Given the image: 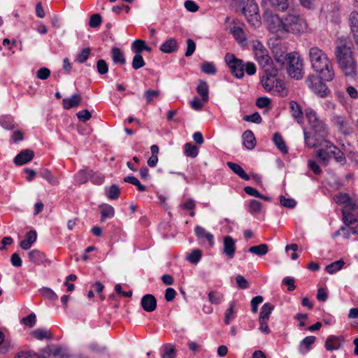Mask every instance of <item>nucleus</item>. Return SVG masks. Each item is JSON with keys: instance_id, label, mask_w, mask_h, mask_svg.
Listing matches in <instances>:
<instances>
[{"instance_id": "nucleus-57", "label": "nucleus", "mask_w": 358, "mask_h": 358, "mask_svg": "<svg viewBox=\"0 0 358 358\" xmlns=\"http://www.w3.org/2000/svg\"><path fill=\"white\" fill-rule=\"evenodd\" d=\"M96 68L100 74H106L108 71V65L103 59L98 60Z\"/></svg>"}, {"instance_id": "nucleus-64", "label": "nucleus", "mask_w": 358, "mask_h": 358, "mask_svg": "<svg viewBox=\"0 0 358 358\" xmlns=\"http://www.w3.org/2000/svg\"><path fill=\"white\" fill-rule=\"evenodd\" d=\"M185 8L190 12H196L199 10L198 5L193 1L187 0L185 2Z\"/></svg>"}, {"instance_id": "nucleus-37", "label": "nucleus", "mask_w": 358, "mask_h": 358, "mask_svg": "<svg viewBox=\"0 0 358 358\" xmlns=\"http://www.w3.org/2000/svg\"><path fill=\"white\" fill-rule=\"evenodd\" d=\"M235 303L234 301L229 303V307L224 313V323L229 324L235 318Z\"/></svg>"}, {"instance_id": "nucleus-43", "label": "nucleus", "mask_w": 358, "mask_h": 358, "mask_svg": "<svg viewBox=\"0 0 358 358\" xmlns=\"http://www.w3.org/2000/svg\"><path fill=\"white\" fill-rule=\"evenodd\" d=\"M201 256V251L199 249H195L188 255L187 259L190 263L196 264L200 261Z\"/></svg>"}, {"instance_id": "nucleus-31", "label": "nucleus", "mask_w": 358, "mask_h": 358, "mask_svg": "<svg viewBox=\"0 0 358 358\" xmlns=\"http://www.w3.org/2000/svg\"><path fill=\"white\" fill-rule=\"evenodd\" d=\"M340 345L339 338L334 336L328 337L325 342V348L329 351L338 350Z\"/></svg>"}, {"instance_id": "nucleus-63", "label": "nucleus", "mask_w": 358, "mask_h": 358, "mask_svg": "<svg viewBox=\"0 0 358 358\" xmlns=\"http://www.w3.org/2000/svg\"><path fill=\"white\" fill-rule=\"evenodd\" d=\"M244 120L248 122H252L254 123H260L262 121V117L258 113H255L250 115H245L244 117Z\"/></svg>"}, {"instance_id": "nucleus-36", "label": "nucleus", "mask_w": 358, "mask_h": 358, "mask_svg": "<svg viewBox=\"0 0 358 358\" xmlns=\"http://www.w3.org/2000/svg\"><path fill=\"white\" fill-rule=\"evenodd\" d=\"M196 90L198 94L201 96L203 102L208 100V86L206 82H200L197 86Z\"/></svg>"}, {"instance_id": "nucleus-59", "label": "nucleus", "mask_w": 358, "mask_h": 358, "mask_svg": "<svg viewBox=\"0 0 358 358\" xmlns=\"http://www.w3.org/2000/svg\"><path fill=\"white\" fill-rule=\"evenodd\" d=\"M236 283L241 289H247L249 287V283L248 280L241 275H238L236 277Z\"/></svg>"}, {"instance_id": "nucleus-38", "label": "nucleus", "mask_w": 358, "mask_h": 358, "mask_svg": "<svg viewBox=\"0 0 358 358\" xmlns=\"http://www.w3.org/2000/svg\"><path fill=\"white\" fill-rule=\"evenodd\" d=\"M231 33L238 43H241L245 40V36L243 30L238 27L234 26L231 27Z\"/></svg>"}, {"instance_id": "nucleus-47", "label": "nucleus", "mask_w": 358, "mask_h": 358, "mask_svg": "<svg viewBox=\"0 0 358 358\" xmlns=\"http://www.w3.org/2000/svg\"><path fill=\"white\" fill-rule=\"evenodd\" d=\"M349 22L352 31L358 29V12L354 11L350 14Z\"/></svg>"}, {"instance_id": "nucleus-48", "label": "nucleus", "mask_w": 358, "mask_h": 358, "mask_svg": "<svg viewBox=\"0 0 358 358\" xmlns=\"http://www.w3.org/2000/svg\"><path fill=\"white\" fill-rule=\"evenodd\" d=\"M164 352L162 355V358H175V349L172 345H165L164 347Z\"/></svg>"}, {"instance_id": "nucleus-21", "label": "nucleus", "mask_w": 358, "mask_h": 358, "mask_svg": "<svg viewBox=\"0 0 358 358\" xmlns=\"http://www.w3.org/2000/svg\"><path fill=\"white\" fill-rule=\"evenodd\" d=\"M242 138L243 143L247 149L252 150L255 147V138L253 133L250 130L245 131L243 134Z\"/></svg>"}, {"instance_id": "nucleus-44", "label": "nucleus", "mask_w": 358, "mask_h": 358, "mask_svg": "<svg viewBox=\"0 0 358 358\" xmlns=\"http://www.w3.org/2000/svg\"><path fill=\"white\" fill-rule=\"evenodd\" d=\"M124 181L126 182L131 183L135 186H136L137 189L140 192H144L146 189V187L141 185L140 181L134 176H127L124 178Z\"/></svg>"}, {"instance_id": "nucleus-11", "label": "nucleus", "mask_w": 358, "mask_h": 358, "mask_svg": "<svg viewBox=\"0 0 358 358\" xmlns=\"http://www.w3.org/2000/svg\"><path fill=\"white\" fill-rule=\"evenodd\" d=\"M245 5V10L241 13L246 17L248 22L254 27H259L261 24V16L259 8L254 0H248Z\"/></svg>"}, {"instance_id": "nucleus-51", "label": "nucleus", "mask_w": 358, "mask_h": 358, "mask_svg": "<svg viewBox=\"0 0 358 358\" xmlns=\"http://www.w3.org/2000/svg\"><path fill=\"white\" fill-rule=\"evenodd\" d=\"M91 50L89 48H84L77 56L76 61L78 63L85 62L89 57Z\"/></svg>"}, {"instance_id": "nucleus-42", "label": "nucleus", "mask_w": 358, "mask_h": 358, "mask_svg": "<svg viewBox=\"0 0 358 358\" xmlns=\"http://www.w3.org/2000/svg\"><path fill=\"white\" fill-rule=\"evenodd\" d=\"M262 208V203L252 199L249 201L248 210L252 214H258L260 213Z\"/></svg>"}, {"instance_id": "nucleus-28", "label": "nucleus", "mask_w": 358, "mask_h": 358, "mask_svg": "<svg viewBox=\"0 0 358 358\" xmlns=\"http://www.w3.org/2000/svg\"><path fill=\"white\" fill-rule=\"evenodd\" d=\"M315 337L313 336L304 338L300 343V352L303 355L306 354L308 352L310 345L315 343Z\"/></svg>"}, {"instance_id": "nucleus-53", "label": "nucleus", "mask_w": 358, "mask_h": 358, "mask_svg": "<svg viewBox=\"0 0 358 358\" xmlns=\"http://www.w3.org/2000/svg\"><path fill=\"white\" fill-rule=\"evenodd\" d=\"M280 202L282 206L290 208H294L296 203L294 199L286 198L284 196H280Z\"/></svg>"}, {"instance_id": "nucleus-1", "label": "nucleus", "mask_w": 358, "mask_h": 358, "mask_svg": "<svg viewBox=\"0 0 358 358\" xmlns=\"http://www.w3.org/2000/svg\"><path fill=\"white\" fill-rule=\"evenodd\" d=\"M305 115L311 130L307 131L306 129H303L306 145L309 148H315L324 143V148L317 151V157L321 161L326 162L330 158H334L337 162L345 163V157L343 153L332 143L324 140L327 129L317 113L313 109L308 108L305 110Z\"/></svg>"}, {"instance_id": "nucleus-39", "label": "nucleus", "mask_w": 358, "mask_h": 358, "mask_svg": "<svg viewBox=\"0 0 358 358\" xmlns=\"http://www.w3.org/2000/svg\"><path fill=\"white\" fill-rule=\"evenodd\" d=\"M344 264L345 262L343 260H338L327 266L325 270L328 273L333 274L341 269Z\"/></svg>"}, {"instance_id": "nucleus-18", "label": "nucleus", "mask_w": 358, "mask_h": 358, "mask_svg": "<svg viewBox=\"0 0 358 358\" xmlns=\"http://www.w3.org/2000/svg\"><path fill=\"white\" fill-rule=\"evenodd\" d=\"M36 238L37 234L36 231L31 230L26 234L25 239L20 242V246L23 250H29L32 246V245L36 242Z\"/></svg>"}, {"instance_id": "nucleus-8", "label": "nucleus", "mask_w": 358, "mask_h": 358, "mask_svg": "<svg viewBox=\"0 0 358 358\" xmlns=\"http://www.w3.org/2000/svg\"><path fill=\"white\" fill-rule=\"evenodd\" d=\"M262 83L265 90L273 95L285 97L288 94L289 90L285 82L276 75L266 74L262 78Z\"/></svg>"}, {"instance_id": "nucleus-9", "label": "nucleus", "mask_w": 358, "mask_h": 358, "mask_svg": "<svg viewBox=\"0 0 358 358\" xmlns=\"http://www.w3.org/2000/svg\"><path fill=\"white\" fill-rule=\"evenodd\" d=\"M324 80L321 76L310 74L308 76L306 83L309 90L319 97L324 98L330 94V90L322 80Z\"/></svg>"}, {"instance_id": "nucleus-62", "label": "nucleus", "mask_w": 358, "mask_h": 358, "mask_svg": "<svg viewBox=\"0 0 358 358\" xmlns=\"http://www.w3.org/2000/svg\"><path fill=\"white\" fill-rule=\"evenodd\" d=\"M36 321V317L34 313H31L22 320L23 323L29 327H33L35 324Z\"/></svg>"}, {"instance_id": "nucleus-19", "label": "nucleus", "mask_w": 358, "mask_h": 358, "mask_svg": "<svg viewBox=\"0 0 358 358\" xmlns=\"http://www.w3.org/2000/svg\"><path fill=\"white\" fill-rule=\"evenodd\" d=\"M34 157V152L30 150H24L20 152L14 159L17 165H23L30 162Z\"/></svg>"}, {"instance_id": "nucleus-27", "label": "nucleus", "mask_w": 358, "mask_h": 358, "mask_svg": "<svg viewBox=\"0 0 358 358\" xmlns=\"http://www.w3.org/2000/svg\"><path fill=\"white\" fill-rule=\"evenodd\" d=\"M31 334L37 340H49L52 338V334L47 329L40 328L31 331Z\"/></svg>"}, {"instance_id": "nucleus-41", "label": "nucleus", "mask_w": 358, "mask_h": 358, "mask_svg": "<svg viewBox=\"0 0 358 358\" xmlns=\"http://www.w3.org/2000/svg\"><path fill=\"white\" fill-rule=\"evenodd\" d=\"M185 154L187 157L192 158L196 157L199 153L198 148L191 143H187L185 145Z\"/></svg>"}, {"instance_id": "nucleus-5", "label": "nucleus", "mask_w": 358, "mask_h": 358, "mask_svg": "<svg viewBox=\"0 0 358 358\" xmlns=\"http://www.w3.org/2000/svg\"><path fill=\"white\" fill-rule=\"evenodd\" d=\"M336 55L339 66L347 77L354 78L357 73V64L352 55L350 46H338Z\"/></svg>"}, {"instance_id": "nucleus-16", "label": "nucleus", "mask_w": 358, "mask_h": 358, "mask_svg": "<svg viewBox=\"0 0 358 358\" xmlns=\"http://www.w3.org/2000/svg\"><path fill=\"white\" fill-rule=\"evenodd\" d=\"M194 233L196 237L201 240L202 243H204L206 241L210 247H212L214 245L213 235L207 231L203 227L199 225L196 226L194 228Z\"/></svg>"}, {"instance_id": "nucleus-56", "label": "nucleus", "mask_w": 358, "mask_h": 358, "mask_svg": "<svg viewBox=\"0 0 358 358\" xmlns=\"http://www.w3.org/2000/svg\"><path fill=\"white\" fill-rule=\"evenodd\" d=\"M41 294L43 296L50 299V300H57V295L50 288H43L41 289Z\"/></svg>"}, {"instance_id": "nucleus-49", "label": "nucleus", "mask_w": 358, "mask_h": 358, "mask_svg": "<svg viewBox=\"0 0 358 358\" xmlns=\"http://www.w3.org/2000/svg\"><path fill=\"white\" fill-rule=\"evenodd\" d=\"M101 16L100 14L96 13L90 16L89 25L92 28L99 27L101 24Z\"/></svg>"}, {"instance_id": "nucleus-22", "label": "nucleus", "mask_w": 358, "mask_h": 358, "mask_svg": "<svg viewBox=\"0 0 358 358\" xmlns=\"http://www.w3.org/2000/svg\"><path fill=\"white\" fill-rule=\"evenodd\" d=\"M292 116L298 123L302 122V110L300 105L295 101H291L289 104Z\"/></svg>"}, {"instance_id": "nucleus-34", "label": "nucleus", "mask_w": 358, "mask_h": 358, "mask_svg": "<svg viewBox=\"0 0 358 358\" xmlns=\"http://www.w3.org/2000/svg\"><path fill=\"white\" fill-rule=\"evenodd\" d=\"M208 300L211 304L220 305L224 301V294L217 291H211L208 293Z\"/></svg>"}, {"instance_id": "nucleus-29", "label": "nucleus", "mask_w": 358, "mask_h": 358, "mask_svg": "<svg viewBox=\"0 0 358 358\" xmlns=\"http://www.w3.org/2000/svg\"><path fill=\"white\" fill-rule=\"evenodd\" d=\"M92 174V171L90 170H80L75 176V180L80 185L85 184L91 178Z\"/></svg>"}, {"instance_id": "nucleus-35", "label": "nucleus", "mask_w": 358, "mask_h": 358, "mask_svg": "<svg viewBox=\"0 0 358 358\" xmlns=\"http://www.w3.org/2000/svg\"><path fill=\"white\" fill-rule=\"evenodd\" d=\"M268 251V247L265 243L259 245L252 246L248 249V252L255 254L258 256L265 255Z\"/></svg>"}, {"instance_id": "nucleus-2", "label": "nucleus", "mask_w": 358, "mask_h": 358, "mask_svg": "<svg viewBox=\"0 0 358 358\" xmlns=\"http://www.w3.org/2000/svg\"><path fill=\"white\" fill-rule=\"evenodd\" d=\"M309 60L311 66L326 81L334 78L332 64L327 54L317 46H312L309 50Z\"/></svg>"}, {"instance_id": "nucleus-58", "label": "nucleus", "mask_w": 358, "mask_h": 358, "mask_svg": "<svg viewBox=\"0 0 358 358\" xmlns=\"http://www.w3.org/2000/svg\"><path fill=\"white\" fill-rule=\"evenodd\" d=\"M257 106L260 108H267L271 105V99L268 97H259L257 99Z\"/></svg>"}, {"instance_id": "nucleus-32", "label": "nucleus", "mask_w": 358, "mask_h": 358, "mask_svg": "<svg viewBox=\"0 0 358 358\" xmlns=\"http://www.w3.org/2000/svg\"><path fill=\"white\" fill-rule=\"evenodd\" d=\"M274 309V306L271 303H264L261 308L259 319L268 321L270 315Z\"/></svg>"}, {"instance_id": "nucleus-20", "label": "nucleus", "mask_w": 358, "mask_h": 358, "mask_svg": "<svg viewBox=\"0 0 358 358\" xmlns=\"http://www.w3.org/2000/svg\"><path fill=\"white\" fill-rule=\"evenodd\" d=\"M235 249V241L231 236H226L224 238L223 252L229 258H232L234 256Z\"/></svg>"}, {"instance_id": "nucleus-3", "label": "nucleus", "mask_w": 358, "mask_h": 358, "mask_svg": "<svg viewBox=\"0 0 358 358\" xmlns=\"http://www.w3.org/2000/svg\"><path fill=\"white\" fill-rule=\"evenodd\" d=\"M334 200L340 205H344L342 210L343 220L353 234H358V220L350 210L358 207V200L350 198L348 194L340 193L334 196Z\"/></svg>"}, {"instance_id": "nucleus-52", "label": "nucleus", "mask_w": 358, "mask_h": 358, "mask_svg": "<svg viewBox=\"0 0 358 358\" xmlns=\"http://www.w3.org/2000/svg\"><path fill=\"white\" fill-rule=\"evenodd\" d=\"M201 70L206 74H215L216 73L215 66L210 62H204L201 65Z\"/></svg>"}, {"instance_id": "nucleus-4", "label": "nucleus", "mask_w": 358, "mask_h": 358, "mask_svg": "<svg viewBox=\"0 0 358 358\" xmlns=\"http://www.w3.org/2000/svg\"><path fill=\"white\" fill-rule=\"evenodd\" d=\"M275 59L277 62L284 63L287 62V71L289 76L297 80L302 79L304 75L303 61L297 52L285 53L284 52H275Z\"/></svg>"}, {"instance_id": "nucleus-61", "label": "nucleus", "mask_w": 358, "mask_h": 358, "mask_svg": "<svg viewBox=\"0 0 358 358\" xmlns=\"http://www.w3.org/2000/svg\"><path fill=\"white\" fill-rule=\"evenodd\" d=\"M259 329L261 332H262L263 334H268L271 331H270V329L268 326V322L267 320H261V319H259Z\"/></svg>"}, {"instance_id": "nucleus-6", "label": "nucleus", "mask_w": 358, "mask_h": 358, "mask_svg": "<svg viewBox=\"0 0 358 358\" xmlns=\"http://www.w3.org/2000/svg\"><path fill=\"white\" fill-rule=\"evenodd\" d=\"M225 61L232 74L237 78H242L245 71L249 76H252L256 73L257 69L254 63L250 62L243 63L242 60L236 58L234 55L227 54Z\"/></svg>"}, {"instance_id": "nucleus-13", "label": "nucleus", "mask_w": 358, "mask_h": 358, "mask_svg": "<svg viewBox=\"0 0 358 358\" xmlns=\"http://www.w3.org/2000/svg\"><path fill=\"white\" fill-rule=\"evenodd\" d=\"M253 52L257 61L262 67L271 64V57L268 50L264 46H254Z\"/></svg>"}, {"instance_id": "nucleus-26", "label": "nucleus", "mask_w": 358, "mask_h": 358, "mask_svg": "<svg viewBox=\"0 0 358 358\" xmlns=\"http://www.w3.org/2000/svg\"><path fill=\"white\" fill-rule=\"evenodd\" d=\"M28 257L31 262L36 264H43L45 259L44 254L38 250L30 251L28 253Z\"/></svg>"}, {"instance_id": "nucleus-10", "label": "nucleus", "mask_w": 358, "mask_h": 358, "mask_svg": "<svg viewBox=\"0 0 358 358\" xmlns=\"http://www.w3.org/2000/svg\"><path fill=\"white\" fill-rule=\"evenodd\" d=\"M263 17L267 27L271 31L275 32L278 37L284 36L283 18H280L271 10H264Z\"/></svg>"}, {"instance_id": "nucleus-23", "label": "nucleus", "mask_w": 358, "mask_h": 358, "mask_svg": "<svg viewBox=\"0 0 358 358\" xmlns=\"http://www.w3.org/2000/svg\"><path fill=\"white\" fill-rule=\"evenodd\" d=\"M81 102V96L79 94H74L70 98L62 100L63 106L65 109H70L78 106Z\"/></svg>"}, {"instance_id": "nucleus-46", "label": "nucleus", "mask_w": 358, "mask_h": 358, "mask_svg": "<svg viewBox=\"0 0 358 358\" xmlns=\"http://www.w3.org/2000/svg\"><path fill=\"white\" fill-rule=\"evenodd\" d=\"M249 2L248 0H231V6L234 7L236 12H241L245 10V5Z\"/></svg>"}, {"instance_id": "nucleus-54", "label": "nucleus", "mask_w": 358, "mask_h": 358, "mask_svg": "<svg viewBox=\"0 0 358 358\" xmlns=\"http://www.w3.org/2000/svg\"><path fill=\"white\" fill-rule=\"evenodd\" d=\"M50 76V71L46 67L41 68L36 72V76L40 80H46Z\"/></svg>"}, {"instance_id": "nucleus-60", "label": "nucleus", "mask_w": 358, "mask_h": 358, "mask_svg": "<svg viewBox=\"0 0 358 358\" xmlns=\"http://www.w3.org/2000/svg\"><path fill=\"white\" fill-rule=\"evenodd\" d=\"M77 117L80 121L86 122L91 118L92 115L88 110L85 109L79 111L77 113Z\"/></svg>"}, {"instance_id": "nucleus-25", "label": "nucleus", "mask_w": 358, "mask_h": 358, "mask_svg": "<svg viewBox=\"0 0 358 358\" xmlns=\"http://www.w3.org/2000/svg\"><path fill=\"white\" fill-rule=\"evenodd\" d=\"M227 166L234 173L238 175L242 179L245 180H250L249 176L245 172L243 169L239 164L229 162H227Z\"/></svg>"}, {"instance_id": "nucleus-12", "label": "nucleus", "mask_w": 358, "mask_h": 358, "mask_svg": "<svg viewBox=\"0 0 358 358\" xmlns=\"http://www.w3.org/2000/svg\"><path fill=\"white\" fill-rule=\"evenodd\" d=\"M261 6L266 10L285 11L289 8L288 0H262Z\"/></svg>"}, {"instance_id": "nucleus-15", "label": "nucleus", "mask_w": 358, "mask_h": 358, "mask_svg": "<svg viewBox=\"0 0 358 358\" xmlns=\"http://www.w3.org/2000/svg\"><path fill=\"white\" fill-rule=\"evenodd\" d=\"M150 46H134L133 51L135 53L132 60V67L135 70L139 69L145 65V62L141 55L143 50L151 51Z\"/></svg>"}, {"instance_id": "nucleus-17", "label": "nucleus", "mask_w": 358, "mask_h": 358, "mask_svg": "<svg viewBox=\"0 0 358 358\" xmlns=\"http://www.w3.org/2000/svg\"><path fill=\"white\" fill-rule=\"evenodd\" d=\"M141 305L145 311L153 312L157 308V300L152 294H148L142 297Z\"/></svg>"}, {"instance_id": "nucleus-50", "label": "nucleus", "mask_w": 358, "mask_h": 358, "mask_svg": "<svg viewBox=\"0 0 358 358\" xmlns=\"http://www.w3.org/2000/svg\"><path fill=\"white\" fill-rule=\"evenodd\" d=\"M120 189L116 185H113L110 187L106 193L107 196L110 199H117L119 197Z\"/></svg>"}, {"instance_id": "nucleus-24", "label": "nucleus", "mask_w": 358, "mask_h": 358, "mask_svg": "<svg viewBox=\"0 0 358 358\" xmlns=\"http://www.w3.org/2000/svg\"><path fill=\"white\" fill-rule=\"evenodd\" d=\"M111 57L114 64L124 65L126 59L123 52L118 48H113L111 50Z\"/></svg>"}, {"instance_id": "nucleus-30", "label": "nucleus", "mask_w": 358, "mask_h": 358, "mask_svg": "<svg viewBox=\"0 0 358 358\" xmlns=\"http://www.w3.org/2000/svg\"><path fill=\"white\" fill-rule=\"evenodd\" d=\"M273 141L275 146L282 153L287 154L288 152V149L285 142L280 134L275 133L273 135Z\"/></svg>"}, {"instance_id": "nucleus-14", "label": "nucleus", "mask_w": 358, "mask_h": 358, "mask_svg": "<svg viewBox=\"0 0 358 358\" xmlns=\"http://www.w3.org/2000/svg\"><path fill=\"white\" fill-rule=\"evenodd\" d=\"M66 355H67V349L62 346H47L41 350L43 358H50L51 357L64 358Z\"/></svg>"}, {"instance_id": "nucleus-45", "label": "nucleus", "mask_w": 358, "mask_h": 358, "mask_svg": "<svg viewBox=\"0 0 358 358\" xmlns=\"http://www.w3.org/2000/svg\"><path fill=\"white\" fill-rule=\"evenodd\" d=\"M40 176L52 185H56L58 183L57 178L48 169L41 171L40 172Z\"/></svg>"}, {"instance_id": "nucleus-55", "label": "nucleus", "mask_w": 358, "mask_h": 358, "mask_svg": "<svg viewBox=\"0 0 358 358\" xmlns=\"http://www.w3.org/2000/svg\"><path fill=\"white\" fill-rule=\"evenodd\" d=\"M263 297L262 296H257L252 299L251 300V306H252V312L255 313L257 312L258 306L263 302Z\"/></svg>"}, {"instance_id": "nucleus-40", "label": "nucleus", "mask_w": 358, "mask_h": 358, "mask_svg": "<svg viewBox=\"0 0 358 358\" xmlns=\"http://www.w3.org/2000/svg\"><path fill=\"white\" fill-rule=\"evenodd\" d=\"M299 5L305 10H314L317 6V0H298Z\"/></svg>"}, {"instance_id": "nucleus-7", "label": "nucleus", "mask_w": 358, "mask_h": 358, "mask_svg": "<svg viewBox=\"0 0 358 358\" xmlns=\"http://www.w3.org/2000/svg\"><path fill=\"white\" fill-rule=\"evenodd\" d=\"M307 23L306 20L294 9L289 10L283 17L284 35L287 32L301 33L306 30Z\"/></svg>"}, {"instance_id": "nucleus-33", "label": "nucleus", "mask_w": 358, "mask_h": 358, "mask_svg": "<svg viewBox=\"0 0 358 358\" xmlns=\"http://www.w3.org/2000/svg\"><path fill=\"white\" fill-rule=\"evenodd\" d=\"M101 220L104 221L106 218H112L115 214L114 208L109 204H102L99 206Z\"/></svg>"}]
</instances>
